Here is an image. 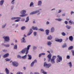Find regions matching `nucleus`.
Wrapping results in <instances>:
<instances>
[{
  "instance_id": "f257e3e1",
  "label": "nucleus",
  "mask_w": 74,
  "mask_h": 74,
  "mask_svg": "<svg viewBox=\"0 0 74 74\" xmlns=\"http://www.w3.org/2000/svg\"><path fill=\"white\" fill-rule=\"evenodd\" d=\"M47 52L50 53L47 56V57L48 58V62H49L50 61L51 64H55V59L56 58V56H53L52 58H51L52 55L50 53V51H47Z\"/></svg>"
},
{
  "instance_id": "f03ea898",
  "label": "nucleus",
  "mask_w": 74,
  "mask_h": 74,
  "mask_svg": "<svg viewBox=\"0 0 74 74\" xmlns=\"http://www.w3.org/2000/svg\"><path fill=\"white\" fill-rule=\"evenodd\" d=\"M31 47V45H29L27 46V48H25L23 49L21 51V52L22 53L24 54L25 52H26V54H27L29 52V48Z\"/></svg>"
},
{
  "instance_id": "7ed1b4c3",
  "label": "nucleus",
  "mask_w": 74,
  "mask_h": 74,
  "mask_svg": "<svg viewBox=\"0 0 74 74\" xmlns=\"http://www.w3.org/2000/svg\"><path fill=\"white\" fill-rule=\"evenodd\" d=\"M26 10H23L21 11L20 12V13L22 14L20 15L19 16H20V17H25V16H27V14H26Z\"/></svg>"
},
{
  "instance_id": "20e7f679",
  "label": "nucleus",
  "mask_w": 74,
  "mask_h": 74,
  "mask_svg": "<svg viewBox=\"0 0 74 74\" xmlns=\"http://www.w3.org/2000/svg\"><path fill=\"white\" fill-rule=\"evenodd\" d=\"M3 38L4 39V42L5 43V42H9L10 40V37L8 36H4L3 37Z\"/></svg>"
},
{
  "instance_id": "39448f33",
  "label": "nucleus",
  "mask_w": 74,
  "mask_h": 74,
  "mask_svg": "<svg viewBox=\"0 0 74 74\" xmlns=\"http://www.w3.org/2000/svg\"><path fill=\"white\" fill-rule=\"evenodd\" d=\"M57 57V62L58 63L59 62H60L62 61V56H60V55H58Z\"/></svg>"
},
{
  "instance_id": "423d86ee",
  "label": "nucleus",
  "mask_w": 74,
  "mask_h": 74,
  "mask_svg": "<svg viewBox=\"0 0 74 74\" xmlns=\"http://www.w3.org/2000/svg\"><path fill=\"white\" fill-rule=\"evenodd\" d=\"M12 64L14 67H18L19 64L17 62H12Z\"/></svg>"
},
{
  "instance_id": "0eeeda50",
  "label": "nucleus",
  "mask_w": 74,
  "mask_h": 74,
  "mask_svg": "<svg viewBox=\"0 0 74 74\" xmlns=\"http://www.w3.org/2000/svg\"><path fill=\"white\" fill-rule=\"evenodd\" d=\"M40 12L39 10H36L35 11L32 12L30 13V15H33L34 14H37V13H38V12Z\"/></svg>"
},
{
  "instance_id": "6e6552de",
  "label": "nucleus",
  "mask_w": 74,
  "mask_h": 74,
  "mask_svg": "<svg viewBox=\"0 0 74 74\" xmlns=\"http://www.w3.org/2000/svg\"><path fill=\"white\" fill-rule=\"evenodd\" d=\"M21 19V17H13L11 18V20H14L15 19Z\"/></svg>"
},
{
  "instance_id": "1a4fd4ad",
  "label": "nucleus",
  "mask_w": 74,
  "mask_h": 74,
  "mask_svg": "<svg viewBox=\"0 0 74 74\" xmlns=\"http://www.w3.org/2000/svg\"><path fill=\"white\" fill-rule=\"evenodd\" d=\"M33 29H31L29 30V32L27 34V36H30V34H31L32 33H33Z\"/></svg>"
},
{
  "instance_id": "9d476101",
  "label": "nucleus",
  "mask_w": 74,
  "mask_h": 74,
  "mask_svg": "<svg viewBox=\"0 0 74 74\" xmlns=\"http://www.w3.org/2000/svg\"><path fill=\"white\" fill-rule=\"evenodd\" d=\"M42 5V1H38V6H41Z\"/></svg>"
},
{
  "instance_id": "9b49d317",
  "label": "nucleus",
  "mask_w": 74,
  "mask_h": 74,
  "mask_svg": "<svg viewBox=\"0 0 74 74\" xmlns=\"http://www.w3.org/2000/svg\"><path fill=\"white\" fill-rule=\"evenodd\" d=\"M40 72L41 73H42L44 74H47V73L46 72L44 71V70L43 69H41L40 70Z\"/></svg>"
},
{
  "instance_id": "f8f14e48",
  "label": "nucleus",
  "mask_w": 74,
  "mask_h": 74,
  "mask_svg": "<svg viewBox=\"0 0 74 74\" xmlns=\"http://www.w3.org/2000/svg\"><path fill=\"white\" fill-rule=\"evenodd\" d=\"M47 39L49 40H51L52 39V36L51 35L47 37Z\"/></svg>"
},
{
  "instance_id": "ddd939ff",
  "label": "nucleus",
  "mask_w": 74,
  "mask_h": 74,
  "mask_svg": "<svg viewBox=\"0 0 74 74\" xmlns=\"http://www.w3.org/2000/svg\"><path fill=\"white\" fill-rule=\"evenodd\" d=\"M67 64L69 65V66L70 68H71V67H72V63H71V62H69L67 63Z\"/></svg>"
},
{
  "instance_id": "4468645a",
  "label": "nucleus",
  "mask_w": 74,
  "mask_h": 74,
  "mask_svg": "<svg viewBox=\"0 0 74 74\" xmlns=\"http://www.w3.org/2000/svg\"><path fill=\"white\" fill-rule=\"evenodd\" d=\"M47 44L48 45L49 47H51V44H52V42L51 41H48L47 42Z\"/></svg>"
},
{
  "instance_id": "2eb2a0df",
  "label": "nucleus",
  "mask_w": 74,
  "mask_h": 74,
  "mask_svg": "<svg viewBox=\"0 0 74 74\" xmlns=\"http://www.w3.org/2000/svg\"><path fill=\"white\" fill-rule=\"evenodd\" d=\"M55 32V28L53 27H52L51 28V32L53 33Z\"/></svg>"
},
{
  "instance_id": "dca6fc26",
  "label": "nucleus",
  "mask_w": 74,
  "mask_h": 74,
  "mask_svg": "<svg viewBox=\"0 0 74 74\" xmlns=\"http://www.w3.org/2000/svg\"><path fill=\"white\" fill-rule=\"evenodd\" d=\"M52 66V64L51 63L48 64L47 66H46V68L47 69H49L50 67Z\"/></svg>"
},
{
  "instance_id": "f3484780",
  "label": "nucleus",
  "mask_w": 74,
  "mask_h": 74,
  "mask_svg": "<svg viewBox=\"0 0 74 74\" xmlns=\"http://www.w3.org/2000/svg\"><path fill=\"white\" fill-rule=\"evenodd\" d=\"M9 56V54L8 53H7L3 55V57L4 58H7V57H8Z\"/></svg>"
},
{
  "instance_id": "a211bd4d",
  "label": "nucleus",
  "mask_w": 74,
  "mask_h": 74,
  "mask_svg": "<svg viewBox=\"0 0 74 74\" xmlns=\"http://www.w3.org/2000/svg\"><path fill=\"white\" fill-rule=\"evenodd\" d=\"M69 40H70L71 41H73V37L72 36H69Z\"/></svg>"
},
{
  "instance_id": "6ab92c4d",
  "label": "nucleus",
  "mask_w": 74,
  "mask_h": 74,
  "mask_svg": "<svg viewBox=\"0 0 74 74\" xmlns=\"http://www.w3.org/2000/svg\"><path fill=\"white\" fill-rule=\"evenodd\" d=\"M32 28L33 30H38V28L37 27H32Z\"/></svg>"
},
{
  "instance_id": "aec40b11",
  "label": "nucleus",
  "mask_w": 74,
  "mask_h": 74,
  "mask_svg": "<svg viewBox=\"0 0 74 74\" xmlns=\"http://www.w3.org/2000/svg\"><path fill=\"white\" fill-rule=\"evenodd\" d=\"M55 41H57V42H62V41H63V40L62 39H60L56 40Z\"/></svg>"
},
{
  "instance_id": "412c9836",
  "label": "nucleus",
  "mask_w": 74,
  "mask_h": 74,
  "mask_svg": "<svg viewBox=\"0 0 74 74\" xmlns=\"http://www.w3.org/2000/svg\"><path fill=\"white\" fill-rule=\"evenodd\" d=\"M4 2V0H2L0 1V5H3V3Z\"/></svg>"
},
{
  "instance_id": "4be33fe9",
  "label": "nucleus",
  "mask_w": 74,
  "mask_h": 74,
  "mask_svg": "<svg viewBox=\"0 0 74 74\" xmlns=\"http://www.w3.org/2000/svg\"><path fill=\"white\" fill-rule=\"evenodd\" d=\"M49 33V30L48 29H46V35H48Z\"/></svg>"
},
{
  "instance_id": "5701e85b",
  "label": "nucleus",
  "mask_w": 74,
  "mask_h": 74,
  "mask_svg": "<svg viewBox=\"0 0 74 74\" xmlns=\"http://www.w3.org/2000/svg\"><path fill=\"white\" fill-rule=\"evenodd\" d=\"M22 42H24V43H25L26 42V40L25 39V37H23L22 38Z\"/></svg>"
},
{
  "instance_id": "b1692460",
  "label": "nucleus",
  "mask_w": 74,
  "mask_h": 74,
  "mask_svg": "<svg viewBox=\"0 0 74 74\" xmlns=\"http://www.w3.org/2000/svg\"><path fill=\"white\" fill-rule=\"evenodd\" d=\"M5 71L6 72V73L7 74H9V70L7 68H6L5 69Z\"/></svg>"
},
{
  "instance_id": "393cba45",
  "label": "nucleus",
  "mask_w": 74,
  "mask_h": 74,
  "mask_svg": "<svg viewBox=\"0 0 74 74\" xmlns=\"http://www.w3.org/2000/svg\"><path fill=\"white\" fill-rule=\"evenodd\" d=\"M55 20L56 21H58L59 22H61L62 21V19L60 18H56Z\"/></svg>"
},
{
  "instance_id": "a878e982",
  "label": "nucleus",
  "mask_w": 74,
  "mask_h": 74,
  "mask_svg": "<svg viewBox=\"0 0 74 74\" xmlns=\"http://www.w3.org/2000/svg\"><path fill=\"white\" fill-rule=\"evenodd\" d=\"M27 56L29 57L28 59L29 60H31V59H32V56L30 54H28Z\"/></svg>"
},
{
  "instance_id": "bb28decb",
  "label": "nucleus",
  "mask_w": 74,
  "mask_h": 74,
  "mask_svg": "<svg viewBox=\"0 0 74 74\" xmlns=\"http://www.w3.org/2000/svg\"><path fill=\"white\" fill-rule=\"evenodd\" d=\"M6 25H7L6 23H5V24L2 25V29H4L5 26H6Z\"/></svg>"
},
{
  "instance_id": "cd10ccee",
  "label": "nucleus",
  "mask_w": 74,
  "mask_h": 74,
  "mask_svg": "<svg viewBox=\"0 0 74 74\" xmlns=\"http://www.w3.org/2000/svg\"><path fill=\"white\" fill-rule=\"evenodd\" d=\"M27 57V54H26V55L24 56H23L22 57V58L23 59H25L26 57Z\"/></svg>"
},
{
  "instance_id": "c85d7f7f",
  "label": "nucleus",
  "mask_w": 74,
  "mask_h": 74,
  "mask_svg": "<svg viewBox=\"0 0 74 74\" xmlns=\"http://www.w3.org/2000/svg\"><path fill=\"white\" fill-rule=\"evenodd\" d=\"M67 47V45H66V43H64L63 45H62V47L63 48H65V47Z\"/></svg>"
},
{
  "instance_id": "c756f323",
  "label": "nucleus",
  "mask_w": 74,
  "mask_h": 74,
  "mask_svg": "<svg viewBox=\"0 0 74 74\" xmlns=\"http://www.w3.org/2000/svg\"><path fill=\"white\" fill-rule=\"evenodd\" d=\"M48 65V64L46 62H45L44 64V67H46L47 68V65Z\"/></svg>"
},
{
  "instance_id": "7c9ffc66",
  "label": "nucleus",
  "mask_w": 74,
  "mask_h": 74,
  "mask_svg": "<svg viewBox=\"0 0 74 74\" xmlns=\"http://www.w3.org/2000/svg\"><path fill=\"white\" fill-rule=\"evenodd\" d=\"M10 45L9 44H5V47H7V48L10 47Z\"/></svg>"
},
{
  "instance_id": "2f4dec72",
  "label": "nucleus",
  "mask_w": 74,
  "mask_h": 74,
  "mask_svg": "<svg viewBox=\"0 0 74 74\" xmlns=\"http://www.w3.org/2000/svg\"><path fill=\"white\" fill-rule=\"evenodd\" d=\"M66 27L68 29H70L71 28V27H70V26L68 25H67L66 26Z\"/></svg>"
},
{
  "instance_id": "473e14b6",
  "label": "nucleus",
  "mask_w": 74,
  "mask_h": 74,
  "mask_svg": "<svg viewBox=\"0 0 74 74\" xmlns=\"http://www.w3.org/2000/svg\"><path fill=\"white\" fill-rule=\"evenodd\" d=\"M15 0H12L11 1V4H12V5H14V4L15 3Z\"/></svg>"
},
{
  "instance_id": "72a5a7b5",
  "label": "nucleus",
  "mask_w": 74,
  "mask_h": 74,
  "mask_svg": "<svg viewBox=\"0 0 74 74\" xmlns=\"http://www.w3.org/2000/svg\"><path fill=\"white\" fill-rule=\"evenodd\" d=\"M29 21V17L28 16L26 18V20L25 21V22H27Z\"/></svg>"
},
{
  "instance_id": "f704fd0d",
  "label": "nucleus",
  "mask_w": 74,
  "mask_h": 74,
  "mask_svg": "<svg viewBox=\"0 0 74 74\" xmlns=\"http://www.w3.org/2000/svg\"><path fill=\"white\" fill-rule=\"evenodd\" d=\"M73 49V47L72 46H70L68 48L69 50Z\"/></svg>"
},
{
  "instance_id": "c9c22d12",
  "label": "nucleus",
  "mask_w": 74,
  "mask_h": 74,
  "mask_svg": "<svg viewBox=\"0 0 74 74\" xmlns=\"http://www.w3.org/2000/svg\"><path fill=\"white\" fill-rule=\"evenodd\" d=\"M14 49H17V45H14Z\"/></svg>"
},
{
  "instance_id": "e433bc0d",
  "label": "nucleus",
  "mask_w": 74,
  "mask_h": 74,
  "mask_svg": "<svg viewBox=\"0 0 74 74\" xmlns=\"http://www.w3.org/2000/svg\"><path fill=\"white\" fill-rule=\"evenodd\" d=\"M25 28L26 27L25 26H23L21 27V29L22 30H23L25 29Z\"/></svg>"
},
{
  "instance_id": "4c0bfd02",
  "label": "nucleus",
  "mask_w": 74,
  "mask_h": 74,
  "mask_svg": "<svg viewBox=\"0 0 74 74\" xmlns=\"http://www.w3.org/2000/svg\"><path fill=\"white\" fill-rule=\"evenodd\" d=\"M38 30H40V31H41V32H44V29L42 28L38 29Z\"/></svg>"
},
{
  "instance_id": "58836bf2",
  "label": "nucleus",
  "mask_w": 74,
  "mask_h": 74,
  "mask_svg": "<svg viewBox=\"0 0 74 74\" xmlns=\"http://www.w3.org/2000/svg\"><path fill=\"white\" fill-rule=\"evenodd\" d=\"M34 64V62H32V63L31 64V67H33Z\"/></svg>"
},
{
  "instance_id": "ea45409f",
  "label": "nucleus",
  "mask_w": 74,
  "mask_h": 74,
  "mask_svg": "<svg viewBox=\"0 0 74 74\" xmlns=\"http://www.w3.org/2000/svg\"><path fill=\"white\" fill-rule=\"evenodd\" d=\"M61 34L63 36H66V33H64V32H62Z\"/></svg>"
},
{
  "instance_id": "a19ab883",
  "label": "nucleus",
  "mask_w": 74,
  "mask_h": 74,
  "mask_svg": "<svg viewBox=\"0 0 74 74\" xmlns=\"http://www.w3.org/2000/svg\"><path fill=\"white\" fill-rule=\"evenodd\" d=\"M74 14V12L73 11H71V12L70 14L71 15H73V14Z\"/></svg>"
},
{
  "instance_id": "79ce46f5",
  "label": "nucleus",
  "mask_w": 74,
  "mask_h": 74,
  "mask_svg": "<svg viewBox=\"0 0 74 74\" xmlns=\"http://www.w3.org/2000/svg\"><path fill=\"white\" fill-rule=\"evenodd\" d=\"M69 23H71L70 25H72V23H73V21L72 22L71 20H70L69 21Z\"/></svg>"
},
{
  "instance_id": "37998d69",
  "label": "nucleus",
  "mask_w": 74,
  "mask_h": 74,
  "mask_svg": "<svg viewBox=\"0 0 74 74\" xmlns=\"http://www.w3.org/2000/svg\"><path fill=\"white\" fill-rule=\"evenodd\" d=\"M34 5V3L33 2H31L30 4V7H31L32 5Z\"/></svg>"
},
{
  "instance_id": "c03bdc74",
  "label": "nucleus",
  "mask_w": 74,
  "mask_h": 74,
  "mask_svg": "<svg viewBox=\"0 0 74 74\" xmlns=\"http://www.w3.org/2000/svg\"><path fill=\"white\" fill-rule=\"evenodd\" d=\"M34 36H36L37 35V32H34Z\"/></svg>"
},
{
  "instance_id": "a18cd8bd",
  "label": "nucleus",
  "mask_w": 74,
  "mask_h": 74,
  "mask_svg": "<svg viewBox=\"0 0 74 74\" xmlns=\"http://www.w3.org/2000/svg\"><path fill=\"white\" fill-rule=\"evenodd\" d=\"M14 8V6L13 5H12L11 6V9L12 10H13V9Z\"/></svg>"
},
{
  "instance_id": "49530a36",
  "label": "nucleus",
  "mask_w": 74,
  "mask_h": 74,
  "mask_svg": "<svg viewBox=\"0 0 74 74\" xmlns=\"http://www.w3.org/2000/svg\"><path fill=\"white\" fill-rule=\"evenodd\" d=\"M5 60L6 61H10V60H11V59H9L8 58H6V59H5Z\"/></svg>"
},
{
  "instance_id": "de8ad7c7",
  "label": "nucleus",
  "mask_w": 74,
  "mask_h": 74,
  "mask_svg": "<svg viewBox=\"0 0 74 74\" xmlns=\"http://www.w3.org/2000/svg\"><path fill=\"white\" fill-rule=\"evenodd\" d=\"M20 21V19H17L16 20L14 21V22H18Z\"/></svg>"
},
{
  "instance_id": "09e8293b",
  "label": "nucleus",
  "mask_w": 74,
  "mask_h": 74,
  "mask_svg": "<svg viewBox=\"0 0 74 74\" xmlns=\"http://www.w3.org/2000/svg\"><path fill=\"white\" fill-rule=\"evenodd\" d=\"M36 49H37V47H35V46L33 47V50H36Z\"/></svg>"
},
{
  "instance_id": "8fccbe9b",
  "label": "nucleus",
  "mask_w": 74,
  "mask_h": 74,
  "mask_svg": "<svg viewBox=\"0 0 74 74\" xmlns=\"http://www.w3.org/2000/svg\"><path fill=\"white\" fill-rule=\"evenodd\" d=\"M17 58H19V59H21V56L20 55H18L17 56Z\"/></svg>"
},
{
  "instance_id": "3c124183",
  "label": "nucleus",
  "mask_w": 74,
  "mask_h": 74,
  "mask_svg": "<svg viewBox=\"0 0 74 74\" xmlns=\"http://www.w3.org/2000/svg\"><path fill=\"white\" fill-rule=\"evenodd\" d=\"M16 74H23V73L22 72H18Z\"/></svg>"
},
{
  "instance_id": "603ef678",
  "label": "nucleus",
  "mask_w": 74,
  "mask_h": 74,
  "mask_svg": "<svg viewBox=\"0 0 74 74\" xmlns=\"http://www.w3.org/2000/svg\"><path fill=\"white\" fill-rule=\"evenodd\" d=\"M72 52V55L73 56H74V51L73 50H72L71 51Z\"/></svg>"
},
{
  "instance_id": "864d4df0",
  "label": "nucleus",
  "mask_w": 74,
  "mask_h": 74,
  "mask_svg": "<svg viewBox=\"0 0 74 74\" xmlns=\"http://www.w3.org/2000/svg\"><path fill=\"white\" fill-rule=\"evenodd\" d=\"M66 58H67V59H70V56H66Z\"/></svg>"
},
{
  "instance_id": "5fc2aeb1",
  "label": "nucleus",
  "mask_w": 74,
  "mask_h": 74,
  "mask_svg": "<svg viewBox=\"0 0 74 74\" xmlns=\"http://www.w3.org/2000/svg\"><path fill=\"white\" fill-rule=\"evenodd\" d=\"M25 18H22L21 20V21H22V22H23L25 21Z\"/></svg>"
},
{
  "instance_id": "6e6d98bb",
  "label": "nucleus",
  "mask_w": 74,
  "mask_h": 74,
  "mask_svg": "<svg viewBox=\"0 0 74 74\" xmlns=\"http://www.w3.org/2000/svg\"><path fill=\"white\" fill-rule=\"evenodd\" d=\"M64 23L65 24H66V25H67V23H68V22L67 21H65L64 22Z\"/></svg>"
},
{
  "instance_id": "4d7b16f0",
  "label": "nucleus",
  "mask_w": 74,
  "mask_h": 74,
  "mask_svg": "<svg viewBox=\"0 0 74 74\" xmlns=\"http://www.w3.org/2000/svg\"><path fill=\"white\" fill-rule=\"evenodd\" d=\"M33 62H34V63H37V60H35Z\"/></svg>"
},
{
  "instance_id": "13d9d810",
  "label": "nucleus",
  "mask_w": 74,
  "mask_h": 74,
  "mask_svg": "<svg viewBox=\"0 0 74 74\" xmlns=\"http://www.w3.org/2000/svg\"><path fill=\"white\" fill-rule=\"evenodd\" d=\"M41 56H42V54L41 53L39 55V58H40L41 57Z\"/></svg>"
},
{
  "instance_id": "bf43d9fd",
  "label": "nucleus",
  "mask_w": 74,
  "mask_h": 74,
  "mask_svg": "<svg viewBox=\"0 0 74 74\" xmlns=\"http://www.w3.org/2000/svg\"><path fill=\"white\" fill-rule=\"evenodd\" d=\"M62 12V10H59V11H58V13L59 14V13H60V12Z\"/></svg>"
},
{
  "instance_id": "052dcab7",
  "label": "nucleus",
  "mask_w": 74,
  "mask_h": 74,
  "mask_svg": "<svg viewBox=\"0 0 74 74\" xmlns=\"http://www.w3.org/2000/svg\"><path fill=\"white\" fill-rule=\"evenodd\" d=\"M41 53L42 54V55H43L44 56V55H45V53Z\"/></svg>"
},
{
  "instance_id": "680f3d73",
  "label": "nucleus",
  "mask_w": 74,
  "mask_h": 74,
  "mask_svg": "<svg viewBox=\"0 0 74 74\" xmlns=\"http://www.w3.org/2000/svg\"><path fill=\"white\" fill-rule=\"evenodd\" d=\"M2 45H3V46H4L5 47V44L4 43H3L1 44Z\"/></svg>"
},
{
  "instance_id": "e2e57ef3",
  "label": "nucleus",
  "mask_w": 74,
  "mask_h": 74,
  "mask_svg": "<svg viewBox=\"0 0 74 74\" xmlns=\"http://www.w3.org/2000/svg\"><path fill=\"white\" fill-rule=\"evenodd\" d=\"M46 24V25H48L49 24V22L47 21Z\"/></svg>"
},
{
  "instance_id": "0e129e2a",
  "label": "nucleus",
  "mask_w": 74,
  "mask_h": 74,
  "mask_svg": "<svg viewBox=\"0 0 74 74\" xmlns=\"http://www.w3.org/2000/svg\"><path fill=\"white\" fill-rule=\"evenodd\" d=\"M34 74H39V73H38V72H35L34 73Z\"/></svg>"
},
{
  "instance_id": "69168bd1",
  "label": "nucleus",
  "mask_w": 74,
  "mask_h": 74,
  "mask_svg": "<svg viewBox=\"0 0 74 74\" xmlns=\"http://www.w3.org/2000/svg\"><path fill=\"white\" fill-rule=\"evenodd\" d=\"M62 16H65L66 15L65 14H62Z\"/></svg>"
},
{
  "instance_id": "338daca9",
  "label": "nucleus",
  "mask_w": 74,
  "mask_h": 74,
  "mask_svg": "<svg viewBox=\"0 0 74 74\" xmlns=\"http://www.w3.org/2000/svg\"><path fill=\"white\" fill-rule=\"evenodd\" d=\"M3 52H7V50H3Z\"/></svg>"
},
{
  "instance_id": "774afa93",
  "label": "nucleus",
  "mask_w": 74,
  "mask_h": 74,
  "mask_svg": "<svg viewBox=\"0 0 74 74\" xmlns=\"http://www.w3.org/2000/svg\"><path fill=\"white\" fill-rule=\"evenodd\" d=\"M24 38H25V37H27V36H26L25 34H24Z\"/></svg>"
}]
</instances>
